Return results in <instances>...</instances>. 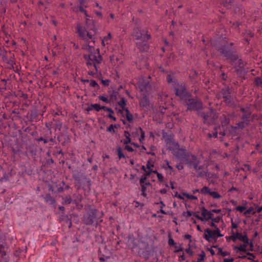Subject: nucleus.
<instances>
[{
	"label": "nucleus",
	"mask_w": 262,
	"mask_h": 262,
	"mask_svg": "<svg viewBox=\"0 0 262 262\" xmlns=\"http://www.w3.org/2000/svg\"><path fill=\"white\" fill-rule=\"evenodd\" d=\"M255 84L257 86H262V78L257 77L255 79Z\"/></svg>",
	"instance_id": "obj_37"
},
{
	"label": "nucleus",
	"mask_w": 262,
	"mask_h": 262,
	"mask_svg": "<svg viewBox=\"0 0 262 262\" xmlns=\"http://www.w3.org/2000/svg\"><path fill=\"white\" fill-rule=\"evenodd\" d=\"M147 178V177L146 176L145 174L142 176L140 179V184L141 185H150V183L149 182H145L146 179Z\"/></svg>",
	"instance_id": "obj_24"
},
{
	"label": "nucleus",
	"mask_w": 262,
	"mask_h": 262,
	"mask_svg": "<svg viewBox=\"0 0 262 262\" xmlns=\"http://www.w3.org/2000/svg\"><path fill=\"white\" fill-rule=\"evenodd\" d=\"M241 233L238 232H235L233 231H231V235H230V240L235 242L239 238V235Z\"/></svg>",
	"instance_id": "obj_22"
},
{
	"label": "nucleus",
	"mask_w": 262,
	"mask_h": 262,
	"mask_svg": "<svg viewBox=\"0 0 262 262\" xmlns=\"http://www.w3.org/2000/svg\"><path fill=\"white\" fill-rule=\"evenodd\" d=\"M157 178L159 181L161 183H163L164 182V177L162 173H158L157 175Z\"/></svg>",
	"instance_id": "obj_44"
},
{
	"label": "nucleus",
	"mask_w": 262,
	"mask_h": 262,
	"mask_svg": "<svg viewBox=\"0 0 262 262\" xmlns=\"http://www.w3.org/2000/svg\"><path fill=\"white\" fill-rule=\"evenodd\" d=\"M201 116L203 118L204 122L208 124L214 123L218 118V115L212 110H210L206 113H202Z\"/></svg>",
	"instance_id": "obj_10"
},
{
	"label": "nucleus",
	"mask_w": 262,
	"mask_h": 262,
	"mask_svg": "<svg viewBox=\"0 0 262 262\" xmlns=\"http://www.w3.org/2000/svg\"><path fill=\"white\" fill-rule=\"evenodd\" d=\"M98 211L96 209L91 208L83 216V222L87 225H92L99 217L97 216Z\"/></svg>",
	"instance_id": "obj_8"
},
{
	"label": "nucleus",
	"mask_w": 262,
	"mask_h": 262,
	"mask_svg": "<svg viewBox=\"0 0 262 262\" xmlns=\"http://www.w3.org/2000/svg\"><path fill=\"white\" fill-rule=\"evenodd\" d=\"M124 136L126 138V140L124 141V144H127L131 143V139L130 138V134L128 131H124Z\"/></svg>",
	"instance_id": "obj_23"
},
{
	"label": "nucleus",
	"mask_w": 262,
	"mask_h": 262,
	"mask_svg": "<svg viewBox=\"0 0 262 262\" xmlns=\"http://www.w3.org/2000/svg\"><path fill=\"white\" fill-rule=\"evenodd\" d=\"M249 245V244H243L239 246H233V249L234 250H236L237 253L239 252H246L247 251V247Z\"/></svg>",
	"instance_id": "obj_16"
},
{
	"label": "nucleus",
	"mask_w": 262,
	"mask_h": 262,
	"mask_svg": "<svg viewBox=\"0 0 262 262\" xmlns=\"http://www.w3.org/2000/svg\"><path fill=\"white\" fill-rule=\"evenodd\" d=\"M172 88L175 95L180 98L182 102L186 101L190 97V93L187 90L184 82L174 81Z\"/></svg>",
	"instance_id": "obj_5"
},
{
	"label": "nucleus",
	"mask_w": 262,
	"mask_h": 262,
	"mask_svg": "<svg viewBox=\"0 0 262 262\" xmlns=\"http://www.w3.org/2000/svg\"><path fill=\"white\" fill-rule=\"evenodd\" d=\"M209 194L213 198V199H220L221 198V195L215 191H210V192Z\"/></svg>",
	"instance_id": "obj_34"
},
{
	"label": "nucleus",
	"mask_w": 262,
	"mask_h": 262,
	"mask_svg": "<svg viewBox=\"0 0 262 262\" xmlns=\"http://www.w3.org/2000/svg\"><path fill=\"white\" fill-rule=\"evenodd\" d=\"M185 252L189 254L190 255H193V251L190 249V248H187L185 250Z\"/></svg>",
	"instance_id": "obj_58"
},
{
	"label": "nucleus",
	"mask_w": 262,
	"mask_h": 262,
	"mask_svg": "<svg viewBox=\"0 0 262 262\" xmlns=\"http://www.w3.org/2000/svg\"><path fill=\"white\" fill-rule=\"evenodd\" d=\"M154 166V164H151L149 161L146 164V168L148 169H151V168Z\"/></svg>",
	"instance_id": "obj_54"
},
{
	"label": "nucleus",
	"mask_w": 262,
	"mask_h": 262,
	"mask_svg": "<svg viewBox=\"0 0 262 262\" xmlns=\"http://www.w3.org/2000/svg\"><path fill=\"white\" fill-rule=\"evenodd\" d=\"M28 149L30 150V151L32 156L36 155V150H34L33 149H32L30 148H28Z\"/></svg>",
	"instance_id": "obj_61"
},
{
	"label": "nucleus",
	"mask_w": 262,
	"mask_h": 262,
	"mask_svg": "<svg viewBox=\"0 0 262 262\" xmlns=\"http://www.w3.org/2000/svg\"><path fill=\"white\" fill-rule=\"evenodd\" d=\"M126 113V118L127 121L131 122L133 120V116L132 114L130 113L129 110L127 108H125L124 110Z\"/></svg>",
	"instance_id": "obj_27"
},
{
	"label": "nucleus",
	"mask_w": 262,
	"mask_h": 262,
	"mask_svg": "<svg viewBox=\"0 0 262 262\" xmlns=\"http://www.w3.org/2000/svg\"><path fill=\"white\" fill-rule=\"evenodd\" d=\"M240 111L243 113L241 116V121H239L234 128L243 129L250 125V123L253 121V118L251 116V112L249 108L242 107L240 108Z\"/></svg>",
	"instance_id": "obj_6"
},
{
	"label": "nucleus",
	"mask_w": 262,
	"mask_h": 262,
	"mask_svg": "<svg viewBox=\"0 0 262 262\" xmlns=\"http://www.w3.org/2000/svg\"><path fill=\"white\" fill-rule=\"evenodd\" d=\"M125 149L129 152H132L134 151V149L130 146L126 145L125 146Z\"/></svg>",
	"instance_id": "obj_55"
},
{
	"label": "nucleus",
	"mask_w": 262,
	"mask_h": 262,
	"mask_svg": "<svg viewBox=\"0 0 262 262\" xmlns=\"http://www.w3.org/2000/svg\"><path fill=\"white\" fill-rule=\"evenodd\" d=\"M79 11L81 12V13H84L86 17H90L89 15L88 14L86 11L84 10L83 8V6H79L78 7Z\"/></svg>",
	"instance_id": "obj_38"
},
{
	"label": "nucleus",
	"mask_w": 262,
	"mask_h": 262,
	"mask_svg": "<svg viewBox=\"0 0 262 262\" xmlns=\"http://www.w3.org/2000/svg\"><path fill=\"white\" fill-rule=\"evenodd\" d=\"M168 243V245L170 246H174L176 245V242L172 238H169Z\"/></svg>",
	"instance_id": "obj_49"
},
{
	"label": "nucleus",
	"mask_w": 262,
	"mask_h": 262,
	"mask_svg": "<svg viewBox=\"0 0 262 262\" xmlns=\"http://www.w3.org/2000/svg\"><path fill=\"white\" fill-rule=\"evenodd\" d=\"M176 167L179 170H182L184 168L183 165L182 164H177Z\"/></svg>",
	"instance_id": "obj_57"
},
{
	"label": "nucleus",
	"mask_w": 262,
	"mask_h": 262,
	"mask_svg": "<svg viewBox=\"0 0 262 262\" xmlns=\"http://www.w3.org/2000/svg\"><path fill=\"white\" fill-rule=\"evenodd\" d=\"M182 103H185L189 111H199L203 107V103L201 100L198 98H188L186 101Z\"/></svg>",
	"instance_id": "obj_9"
},
{
	"label": "nucleus",
	"mask_w": 262,
	"mask_h": 262,
	"mask_svg": "<svg viewBox=\"0 0 262 262\" xmlns=\"http://www.w3.org/2000/svg\"><path fill=\"white\" fill-rule=\"evenodd\" d=\"M173 154L180 160L184 161L188 167L193 168L199 176L204 177L206 175L207 171L203 165H199L200 160L195 155L187 152L184 149L179 148L174 149Z\"/></svg>",
	"instance_id": "obj_2"
},
{
	"label": "nucleus",
	"mask_w": 262,
	"mask_h": 262,
	"mask_svg": "<svg viewBox=\"0 0 262 262\" xmlns=\"http://www.w3.org/2000/svg\"><path fill=\"white\" fill-rule=\"evenodd\" d=\"M118 105L121 106L123 110H125V106L126 105V101L124 98H122L118 102Z\"/></svg>",
	"instance_id": "obj_26"
},
{
	"label": "nucleus",
	"mask_w": 262,
	"mask_h": 262,
	"mask_svg": "<svg viewBox=\"0 0 262 262\" xmlns=\"http://www.w3.org/2000/svg\"><path fill=\"white\" fill-rule=\"evenodd\" d=\"M140 106L142 107H147L149 105V100L145 94H143L139 101Z\"/></svg>",
	"instance_id": "obj_17"
},
{
	"label": "nucleus",
	"mask_w": 262,
	"mask_h": 262,
	"mask_svg": "<svg viewBox=\"0 0 262 262\" xmlns=\"http://www.w3.org/2000/svg\"><path fill=\"white\" fill-rule=\"evenodd\" d=\"M91 107H93V108L97 112H99L101 110H103V107H104V106H100L98 103L91 104Z\"/></svg>",
	"instance_id": "obj_28"
},
{
	"label": "nucleus",
	"mask_w": 262,
	"mask_h": 262,
	"mask_svg": "<svg viewBox=\"0 0 262 262\" xmlns=\"http://www.w3.org/2000/svg\"><path fill=\"white\" fill-rule=\"evenodd\" d=\"M222 94L226 103L229 105L233 104V98L231 95L230 90L228 88L223 89Z\"/></svg>",
	"instance_id": "obj_12"
},
{
	"label": "nucleus",
	"mask_w": 262,
	"mask_h": 262,
	"mask_svg": "<svg viewBox=\"0 0 262 262\" xmlns=\"http://www.w3.org/2000/svg\"><path fill=\"white\" fill-rule=\"evenodd\" d=\"M238 239L242 241L244 244H249V240L246 234L243 235L241 233L239 235Z\"/></svg>",
	"instance_id": "obj_21"
},
{
	"label": "nucleus",
	"mask_w": 262,
	"mask_h": 262,
	"mask_svg": "<svg viewBox=\"0 0 262 262\" xmlns=\"http://www.w3.org/2000/svg\"><path fill=\"white\" fill-rule=\"evenodd\" d=\"M45 200L47 203L51 205H54L55 203V200L50 193H48L45 195Z\"/></svg>",
	"instance_id": "obj_19"
},
{
	"label": "nucleus",
	"mask_w": 262,
	"mask_h": 262,
	"mask_svg": "<svg viewBox=\"0 0 262 262\" xmlns=\"http://www.w3.org/2000/svg\"><path fill=\"white\" fill-rule=\"evenodd\" d=\"M199 212H193V215L194 216H195V217H196L198 220L201 221H204V218L200 216L199 215Z\"/></svg>",
	"instance_id": "obj_42"
},
{
	"label": "nucleus",
	"mask_w": 262,
	"mask_h": 262,
	"mask_svg": "<svg viewBox=\"0 0 262 262\" xmlns=\"http://www.w3.org/2000/svg\"><path fill=\"white\" fill-rule=\"evenodd\" d=\"M234 260V258L232 257H231L230 258H224L223 259V262H233Z\"/></svg>",
	"instance_id": "obj_56"
},
{
	"label": "nucleus",
	"mask_w": 262,
	"mask_h": 262,
	"mask_svg": "<svg viewBox=\"0 0 262 262\" xmlns=\"http://www.w3.org/2000/svg\"><path fill=\"white\" fill-rule=\"evenodd\" d=\"M63 201V204H69L71 203L72 200L70 195H67L62 198Z\"/></svg>",
	"instance_id": "obj_32"
},
{
	"label": "nucleus",
	"mask_w": 262,
	"mask_h": 262,
	"mask_svg": "<svg viewBox=\"0 0 262 262\" xmlns=\"http://www.w3.org/2000/svg\"><path fill=\"white\" fill-rule=\"evenodd\" d=\"M76 33L82 40L80 42L81 49L90 53L95 52V48L90 43L95 42L96 28L92 20L86 18L84 25L77 24L76 27Z\"/></svg>",
	"instance_id": "obj_1"
},
{
	"label": "nucleus",
	"mask_w": 262,
	"mask_h": 262,
	"mask_svg": "<svg viewBox=\"0 0 262 262\" xmlns=\"http://www.w3.org/2000/svg\"><path fill=\"white\" fill-rule=\"evenodd\" d=\"M90 85L91 86L93 87V88H95V87L99 88V85L98 84L97 82L94 80H92L90 81Z\"/></svg>",
	"instance_id": "obj_43"
},
{
	"label": "nucleus",
	"mask_w": 262,
	"mask_h": 262,
	"mask_svg": "<svg viewBox=\"0 0 262 262\" xmlns=\"http://www.w3.org/2000/svg\"><path fill=\"white\" fill-rule=\"evenodd\" d=\"M117 153L119 160L121 159L122 158H126L125 156L122 152V149L120 147H118L117 148Z\"/></svg>",
	"instance_id": "obj_25"
},
{
	"label": "nucleus",
	"mask_w": 262,
	"mask_h": 262,
	"mask_svg": "<svg viewBox=\"0 0 262 262\" xmlns=\"http://www.w3.org/2000/svg\"><path fill=\"white\" fill-rule=\"evenodd\" d=\"M210 191L211 190L209 187L207 186H204L202 189H200V193L204 194H209Z\"/></svg>",
	"instance_id": "obj_29"
},
{
	"label": "nucleus",
	"mask_w": 262,
	"mask_h": 262,
	"mask_svg": "<svg viewBox=\"0 0 262 262\" xmlns=\"http://www.w3.org/2000/svg\"><path fill=\"white\" fill-rule=\"evenodd\" d=\"M208 136L209 138H216L217 136V132L215 131L211 134H209Z\"/></svg>",
	"instance_id": "obj_51"
},
{
	"label": "nucleus",
	"mask_w": 262,
	"mask_h": 262,
	"mask_svg": "<svg viewBox=\"0 0 262 262\" xmlns=\"http://www.w3.org/2000/svg\"><path fill=\"white\" fill-rule=\"evenodd\" d=\"M83 58L86 61V66L90 70L88 74L94 76L97 74L99 65L101 63L102 58L100 55L99 49H97L96 52L90 53L89 54H84Z\"/></svg>",
	"instance_id": "obj_4"
},
{
	"label": "nucleus",
	"mask_w": 262,
	"mask_h": 262,
	"mask_svg": "<svg viewBox=\"0 0 262 262\" xmlns=\"http://www.w3.org/2000/svg\"><path fill=\"white\" fill-rule=\"evenodd\" d=\"M132 36L137 40V46L140 47L141 43H143L144 46L146 45V42L150 38V35L146 33L145 31L141 30L138 27L135 28L132 33Z\"/></svg>",
	"instance_id": "obj_7"
},
{
	"label": "nucleus",
	"mask_w": 262,
	"mask_h": 262,
	"mask_svg": "<svg viewBox=\"0 0 262 262\" xmlns=\"http://www.w3.org/2000/svg\"><path fill=\"white\" fill-rule=\"evenodd\" d=\"M231 227L233 229H236L237 228V225L232 221Z\"/></svg>",
	"instance_id": "obj_64"
},
{
	"label": "nucleus",
	"mask_w": 262,
	"mask_h": 262,
	"mask_svg": "<svg viewBox=\"0 0 262 262\" xmlns=\"http://www.w3.org/2000/svg\"><path fill=\"white\" fill-rule=\"evenodd\" d=\"M156 204H160V212L163 214H166V212L163 209V207L165 206V204L162 201H160L159 203H156Z\"/></svg>",
	"instance_id": "obj_31"
},
{
	"label": "nucleus",
	"mask_w": 262,
	"mask_h": 262,
	"mask_svg": "<svg viewBox=\"0 0 262 262\" xmlns=\"http://www.w3.org/2000/svg\"><path fill=\"white\" fill-rule=\"evenodd\" d=\"M185 259V256L184 254L179 256V260H184Z\"/></svg>",
	"instance_id": "obj_63"
},
{
	"label": "nucleus",
	"mask_w": 262,
	"mask_h": 262,
	"mask_svg": "<svg viewBox=\"0 0 262 262\" xmlns=\"http://www.w3.org/2000/svg\"><path fill=\"white\" fill-rule=\"evenodd\" d=\"M73 177L74 178V179L75 180V181H79L80 180V177L79 176L77 175V174H73Z\"/></svg>",
	"instance_id": "obj_62"
},
{
	"label": "nucleus",
	"mask_w": 262,
	"mask_h": 262,
	"mask_svg": "<svg viewBox=\"0 0 262 262\" xmlns=\"http://www.w3.org/2000/svg\"><path fill=\"white\" fill-rule=\"evenodd\" d=\"M221 121L222 126L227 125L230 122L229 118H228L225 115L223 114L221 116Z\"/></svg>",
	"instance_id": "obj_20"
},
{
	"label": "nucleus",
	"mask_w": 262,
	"mask_h": 262,
	"mask_svg": "<svg viewBox=\"0 0 262 262\" xmlns=\"http://www.w3.org/2000/svg\"><path fill=\"white\" fill-rule=\"evenodd\" d=\"M205 253L204 251H202V252L199 254V257L197 259V262H201L203 261L205 257Z\"/></svg>",
	"instance_id": "obj_36"
},
{
	"label": "nucleus",
	"mask_w": 262,
	"mask_h": 262,
	"mask_svg": "<svg viewBox=\"0 0 262 262\" xmlns=\"http://www.w3.org/2000/svg\"><path fill=\"white\" fill-rule=\"evenodd\" d=\"M246 209V207L243 206H238L236 207L235 209L241 212H243Z\"/></svg>",
	"instance_id": "obj_45"
},
{
	"label": "nucleus",
	"mask_w": 262,
	"mask_h": 262,
	"mask_svg": "<svg viewBox=\"0 0 262 262\" xmlns=\"http://www.w3.org/2000/svg\"><path fill=\"white\" fill-rule=\"evenodd\" d=\"M103 110L108 112L110 113V114H114V111L111 108H110V107H106L105 106H104V107H103Z\"/></svg>",
	"instance_id": "obj_47"
},
{
	"label": "nucleus",
	"mask_w": 262,
	"mask_h": 262,
	"mask_svg": "<svg viewBox=\"0 0 262 262\" xmlns=\"http://www.w3.org/2000/svg\"><path fill=\"white\" fill-rule=\"evenodd\" d=\"M117 127V124H111L107 128L106 130L108 132L114 133L115 132L114 128H116Z\"/></svg>",
	"instance_id": "obj_35"
},
{
	"label": "nucleus",
	"mask_w": 262,
	"mask_h": 262,
	"mask_svg": "<svg viewBox=\"0 0 262 262\" xmlns=\"http://www.w3.org/2000/svg\"><path fill=\"white\" fill-rule=\"evenodd\" d=\"M174 196H176V197H177L178 199H181V200H184V196L183 195V194H180L178 193V192H176Z\"/></svg>",
	"instance_id": "obj_53"
},
{
	"label": "nucleus",
	"mask_w": 262,
	"mask_h": 262,
	"mask_svg": "<svg viewBox=\"0 0 262 262\" xmlns=\"http://www.w3.org/2000/svg\"><path fill=\"white\" fill-rule=\"evenodd\" d=\"M231 46L229 47L228 45L221 44L215 46L216 49L220 51L221 54L226 58L227 59L230 60L233 63L235 62V65H237L238 69H236L237 72L244 68L245 63L241 59H238L237 56L235 54L231 47L233 45L231 43Z\"/></svg>",
	"instance_id": "obj_3"
},
{
	"label": "nucleus",
	"mask_w": 262,
	"mask_h": 262,
	"mask_svg": "<svg viewBox=\"0 0 262 262\" xmlns=\"http://www.w3.org/2000/svg\"><path fill=\"white\" fill-rule=\"evenodd\" d=\"M219 252L223 256H226L230 255V253L228 251H223L221 248L219 249Z\"/></svg>",
	"instance_id": "obj_40"
},
{
	"label": "nucleus",
	"mask_w": 262,
	"mask_h": 262,
	"mask_svg": "<svg viewBox=\"0 0 262 262\" xmlns=\"http://www.w3.org/2000/svg\"><path fill=\"white\" fill-rule=\"evenodd\" d=\"M107 116L109 118L112 119L114 121H116L117 120L116 118L113 116L111 114H109Z\"/></svg>",
	"instance_id": "obj_60"
},
{
	"label": "nucleus",
	"mask_w": 262,
	"mask_h": 262,
	"mask_svg": "<svg viewBox=\"0 0 262 262\" xmlns=\"http://www.w3.org/2000/svg\"><path fill=\"white\" fill-rule=\"evenodd\" d=\"M136 133L138 136H140L139 141L141 143H142L145 138V132L141 127H139L136 128Z\"/></svg>",
	"instance_id": "obj_18"
},
{
	"label": "nucleus",
	"mask_w": 262,
	"mask_h": 262,
	"mask_svg": "<svg viewBox=\"0 0 262 262\" xmlns=\"http://www.w3.org/2000/svg\"><path fill=\"white\" fill-rule=\"evenodd\" d=\"M162 167L165 170H170V172L166 171L167 174L171 175L172 172L175 171L174 169L171 165H170L169 161L167 160H165L163 163L162 164Z\"/></svg>",
	"instance_id": "obj_14"
},
{
	"label": "nucleus",
	"mask_w": 262,
	"mask_h": 262,
	"mask_svg": "<svg viewBox=\"0 0 262 262\" xmlns=\"http://www.w3.org/2000/svg\"><path fill=\"white\" fill-rule=\"evenodd\" d=\"M214 235L218 237H223V235L221 233V231L218 227H216L214 230L211 231L207 228L205 230V234L204 238L207 241H209L210 238H214Z\"/></svg>",
	"instance_id": "obj_11"
},
{
	"label": "nucleus",
	"mask_w": 262,
	"mask_h": 262,
	"mask_svg": "<svg viewBox=\"0 0 262 262\" xmlns=\"http://www.w3.org/2000/svg\"><path fill=\"white\" fill-rule=\"evenodd\" d=\"M145 172V173L144 174L148 177L152 173L151 169H148V170H146Z\"/></svg>",
	"instance_id": "obj_59"
},
{
	"label": "nucleus",
	"mask_w": 262,
	"mask_h": 262,
	"mask_svg": "<svg viewBox=\"0 0 262 262\" xmlns=\"http://www.w3.org/2000/svg\"><path fill=\"white\" fill-rule=\"evenodd\" d=\"M98 99L100 100H101L104 102H105L106 103H110V100L106 98L105 97V96H103V95H100L98 96Z\"/></svg>",
	"instance_id": "obj_39"
},
{
	"label": "nucleus",
	"mask_w": 262,
	"mask_h": 262,
	"mask_svg": "<svg viewBox=\"0 0 262 262\" xmlns=\"http://www.w3.org/2000/svg\"><path fill=\"white\" fill-rule=\"evenodd\" d=\"M183 251V248L182 247V246L181 245L175 246V250L174 251L175 253H178V252H179L180 251Z\"/></svg>",
	"instance_id": "obj_46"
},
{
	"label": "nucleus",
	"mask_w": 262,
	"mask_h": 262,
	"mask_svg": "<svg viewBox=\"0 0 262 262\" xmlns=\"http://www.w3.org/2000/svg\"><path fill=\"white\" fill-rule=\"evenodd\" d=\"M146 190V187L144 185H141V194L144 196H146V193L145 192Z\"/></svg>",
	"instance_id": "obj_41"
},
{
	"label": "nucleus",
	"mask_w": 262,
	"mask_h": 262,
	"mask_svg": "<svg viewBox=\"0 0 262 262\" xmlns=\"http://www.w3.org/2000/svg\"><path fill=\"white\" fill-rule=\"evenodd\" d=\"M101 83L104 86H108L109 85L110 80L108 79L102 80Z\"/></svg>",
	"instance_id": "obj_52"
},
{
	"label": "nucleus",
	"mask_w": 262,
	"mask_h": 262,
	"mask_svg": "<svg viewBox=\"0 0 262 262\" xmlns=\"http://www.w3.org/2000/svg\"><path fill=\"white\" fill-rule=\"evenodd\" d=\"M183 195L186 196L188 199L196 200L198 199V198L196 196L190 194L189 193H187V192H183Z\"/></svg>",
	"instance_id": "obj_33"
},
{
	"label": "nucleus",
	"mask_w": 262,
	"mask_h": 262,
	"mask_svg": "<svg viewBox=\"0 0 262 262\" xmlns=\"http://www.w3.org/2000/svg\"><path fill=\"white\" fill-rule=\"evenodd\" d=\"M253 211V208L252 207H249L245 212V215H247L250 214Z\"/></svg>",
	"instance_id": "obj_48"
},
{
	"label": "nucleus",
	"mask_w": 262,
	"mask_h": 262,
	"mask_svg": "<svg viewBox=\"0 0 262 262\" xmlns=\"http://www.w3.org/2000/svg\"><path fill=\"white\" fill-rule=\"evenodd\" d=\"M167 82L170 84V83H171L172 85L173 84V82L174 81H178L177 79H176L174 77L172 76V75H171L170 74H168L167 76Z\"/></svg>",
	"instance_id": "obj_30"
},
{
	"label": "nucleus",
	"mask_w": 262,
	"mask_h": 262,
	"mask_svg": "<svg viewBox=\"0 0 262 262\" xmlns=\"http://www.w3.org/2000/svg\"><path fill=\"white\" fill-rule=\"evenodd\" d=\"M202 217L204 218V221H208L209 220L211 219V217L213 215L212 213L208 211L205 207H202Z\"/></svg>",
	"instance_id": "obj_15"
},
{
	"label": "nucleus",
	"mask_w": 262,
	"mask_h": 262,
	"mask_svg": "<svg viewBox=\"0 0 262 262\" xmlns=\"http://www.w3.org/2000/svg\"><path fill=\"white\" fill-rule=\"evenodd\" d=\"M138 86L141 92L146 93L150 89V83L147 80L141 79L138 82Z\"/></svg>",
	"instance_id": "obj_13"
},
{
	"label": "nucleus",
	"mask_w": 262,
	"mask_h": 262,
	"mask_svg": "<svg viewBox=\"0 0 262 262\" xmlns=\"http://www.w3.org/2000/svg\"><path fill=\"white\" fill-rule=\"evenodd\" d=\"M112 38V35L111 33H109L106 36H105L103 38V39L105 40V41H107L108 40H110ZM109 43L108 42H106V44H108Z\"/></svg>",
	"instance_id": "obj_50"
}]
</instances>
